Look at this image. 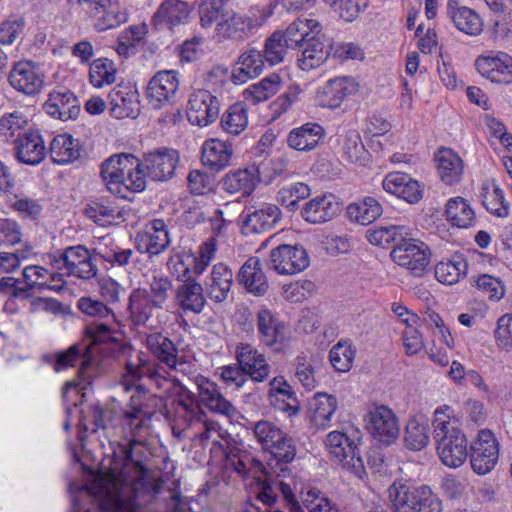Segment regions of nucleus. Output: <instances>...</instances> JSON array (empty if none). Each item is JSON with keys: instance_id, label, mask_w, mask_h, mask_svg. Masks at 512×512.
I'll use <instances>...</instances> for the list:
<instances>
[{"instance_id": "13", "label": "nucleus", "mask_w": 512, "mask_h": 512, "mask_svg": "<svg viewBox=\"0 0 512 512\" xmlns=\"http://www.w3.org/2000/svg\"><path fill=\"white\" fill-rule=\"evenodd\" d=\"M499 457V443L490 430H480L470 446V463L473 471L479 475L489 473Z\"/></svg>"}, {"instance_id": "26", "label": "nucleus", "mask_w": 512, "mask_h": 512, "mask_svg": "<svg viewBox=\"0 0 512 512\" xmlns=\"http://www.w3.org/2000/svg\"><path fill=\"white\" fill-rule=\"evenodd\" d=\"M16 159L24 164L35 166L40 164L46 155L44 140L39 129L31 127L14 143Z\"/></svg>"}, {"instance_id": "56", "label": "nucleus", "mask_w": 512, "mask_h": 512, "mask_svg": "<svg viewBox=\"0 0 512 512\" xmlns=\"http://www.w3.org/2000/svg\"><path fill=\"white\" fill-rule=\"evenodd\" d=\"M430 440L429 426L425 421L410 419L405 427L404 442L409 450L420 451Z\"/></svg>"}, {"instance_id": "24", "label": "nucleus", "mask_w": 512, "mask_h": 512, "mask_svg": "<svg viewBox=\"0 0 512 512\" xmlns=\"http://www.w3.org/2000/svg\"><path fill=\"white\" fill-rule=\"evenodd\" d=\"M236 359L247 377L254 382H264L270 374L271 366L263 353L248 343L236 347Z\"/></svg>"}, {"instance_id": "12", "label": "nucleus", "mask_w": 512, "mask_h": 512, "mask_svg": "<svg viewBox=\"0 0 512 512\" xmlns=\"http://www.w3.org/2000/svg\"><path fill=\"white\" fill-rule=\"evenodd\" d=\"M365 421L371 436L385 445L393 443L400 434L398 417L392 409L385 405L370 408L365 416Z\"/></svg>"}, {"instance_id": "52", "label": "nucleus", "mask_w": 512, "mask_h": 512, "mask_svg": "<svg viewBox=\"0 0 512 512\" xmlns=\"http://www.w3.org/2000/svg\"><path fill=\"white\" fill-rule=\"evenodd\" d=\"M411 235V228L405 225L379 226L367 231L368 241L375 246H387L391 243L397 245Z\"/></svg>"}, {"instance_id": "64", "label": "nucleus", "mask_w": 512, "mask_h": 512, "mask_svg": "<svg viewBox=\"0 0 512 512\" xmlns=\"http://www.w3.org/2000/svg\"><path fill=\"white\" fill-rule=\"evenodd\" d=\"M76 306L83 314L89 317L116 322L113 310L98 299L84 296L77 300Z\"/></svg>"}, {"instance_id": "32", "label": "nucleus", "mask_w": 512, "mask_h": 512, "mask_svg": "<svg viewBox=\"0 0 512 512\" xmlns=\"http://www.w3.org/2000/svg\"><path fill=\"white\" fill-rule=\"evenodd\" d=\"M297 62L302 70L309 71L321 66L330 56L331 45L326 43L325 36L315 34L310 40L305 41L299 49Z\"/></svg>"}, {"instance_id": "62", "label": "nucleus", "mask_w": 512, "mask_h": 512, "mask_svg": "<svg viewBox=\"0 0 512 512\" xmlns=\"http://www.w3.org/2000/svg\"><path fill=\"white\" fill-rule=\"evenodd\" d=\"M156 309L152 302L149 301L146 289H135L129 297V310L137 320V322L145 323Z\"/></svg>"}, {"instance_id": "41", "label": "nucleus", "mask_w": 512, "mask_h": 512, "mask_svg": "<svg viewBox=\"0 0 512 512\" xmlns=\"http://www.w3.org/2000/svg\"><path fill=\"white\" fill-rule=\"evenodd\" d=\"M175 299L179 308L185 313L200 314L206 305L203 287L194 279L183 282L177 287Z\"/></svg>"}, {"instance_id": "21", "label": "nucleus", "mask_w": 512, "mask_h": 512, "mask_svg": "<svg viewBox=\"0 0 512 512\" xmlns=\"http://www.w3.org/2000/svg\"><path fill=\"white\" fill-rule=\"evenodd\" d=\"M358 84L352 77L343 76L328 80L315 94L316 103L323 108L336 109L344 100L355 94Z\"/></svg>"}, {"instance_id": "58", "label": "nucleus", "mask_w": 512, "mask_h": 512, "mask_svg": "<svg viewBox=\"0 0 512 512\" xmlns=\"http://www.w3.org/2000/svg\"><path fill=\"white\" fill-rule=\"evenodd\" d=\"M117 69L113 61L107 58L94 60L89 69V80L95 88H102L116 81Z\"/></svg>"}, {"instance_id": "23", "label": "nucleus", "mask_w": 512, "mask_h": 512, "mask_svg": "<svg viewBox=\"0 0 512 512\" xmlns=\"http://www.w3.org/2000/svg\"><path fill=\"white\" fill-rule=\"evenodd\" d=\"M168 227L163 219H153L143 234L136 237V248L150 258L164 252L170 245Z\"/></svg>"}, {"instance_id": "50", "label": "nucleus", "mask_w": 512, "mask_h": 512, "mask_svg": "<svg viewBox=\"0 0 512 512\" xmlns=\"http://www.w3.org/2000/svg\"><path fill=\"white\" fill-rule=\"evenodd\" d=\"M455 2L449 0L448 10L455 27L468 35L475 36L481 33L483 23L479 15L468 7L454 9Z\"/></svg>"}, {"instance_id": "1", "label": "nucleus", "mask_w": 512, "mask_h": 512, "mask_svg": "<svg viewBox=\"0 0 512 512\" xmlns=\"http://www.w3.org/2000/svg\"><path fill=\"white\" fill-rule=\"evenodd\" d=\"M139 444L131 439L122 446V459L115 458L106 472L95 473L87 468L93 477L86 486L87 492L97 501L101 512H137L135 483L147 472L143 463L134 459V448Z\"/></svg>"}, {"instance_id": "36", "label": "nucleus", "mask_w": 512, "mask_h": 512, "mask_svg": "<svg viewBox=\"0 0 512 512\" xmlns=\"http://www.w3.org/2000/svg\"><path fill=\"white\" fill-rule=\"evenodd\" d=\"M262 173L263 171L255 167L230 171L222 178V188L229 194L249 196L255 190Z\"/></svg>"}, {"instance_id": "30", "label": "nucleus", "mask_w": 512, "mask_h": 512, "mask_svg": "<svg viewBox=\"0 0 512 512\" xmlns=\"http://www.w3.org/2000/svg\"><path fill=\"white\" fill-rule=\"evenodd\" d=\"M195 383L200 402L210 411L227 417H233L236 414V408L222 395L215 382L206 377L197 376Z\"/></svg>"}, {"instance_id": "54", "label": "nucleus", "mask_w": 512, "mask_h": 512, "mask_svg": "<svg viewBox=\"0 0 512 512\" xmlns=\"http://www.w3.org/2000/svg\"><path fill=\"white\" fill-rule=\"evenodd\" d=\"M347 214L351 220L368 225L381 216L382 206L375 198L365 197L361 202L349 204Z\"/></svg>"}, {"instance_id": "18", "label": "nucleus", "mask_w": 512, "mask_h": 512, "mask_svg": "<svg viewBox=\"0 0 512 512\" xmlns=\"http://www.w3.org/2000/svg\"><path fill=\"white\" fill-rule=\"evenodd\" d=\"M178 89L179 79L177 73L172 70L160 71L148 83V101L155 109L171 105L175 103Z\"/></svg>"}, {"instance_id": "57", "label": "nucleus", "mask_w": 512, "mask_h": 512, "mask_svg": "<svg viewBox=\"0 0 512 512\" xmlns=\"http://www.w3.org/2000/svg\"><path fill=\"white\" fill-rule=\"evenodd\" d=\"M310 194L309 185L303 182H295L280 188L276 199L289 211H295L299 208V202L308 198Z\"/></svg>"}, {"instance_id": "34", "label": "nucleus", "mask_w": 512, "mask_h": 512, "mask_svg": "<svg viewBox=\"0 0 512 512\" xmlns=\"http://www.w3.org/2000/svg\"><path fill=\"white\" fill-rule=\"evenodd\" d=\"M25 281L24 289H28V293H32L35 288L40 291L48 289L55 292H61L64 289L63 274L59 272L49 271L42 266H27L23 270Z\"/></svg>"}, {"instance_id": "16", "label": "nucleus", "mask_w": 512, "mask_h": 512, "mask_svg": "<svg viewBox=\"0 0 512 512\" xmlns=\"http://www.w3.org/2000/svg\"><path fill=\"white\" fill-rule=\"evenodd\" d=\"M220 111V100L210 91L198 89L193 91L188 100L187 118L193 125L207 126L214 122Z\"/></svg>"}, {"instance_id": "7", "label": "nucleus", "mask_w": 512, "mask_h": 512, "mask_svg": "<svg viewBox=\"0 0 512 512\" xmlns=\"http://www.w3.org/2000/svg\"><path fill=\"white\" fill-rule=\"evenodd\" d=\"M253 435L262 449L270 453L278 462L290 463L296 455L294 440L278 425L268 420L253 424Z\"/></svg>"}, {"instance_id": "27", "label": "nucleus", "mask_w": 512, "mask_h": 512, "mask_svg": "<svg viewBox=\"0 0 512 512\" xmlns=\"http://www.w3.org/2000/svg\"><path fill=\"white\" fill-rule=\"evenodd\" d=\"M145 346L154 357L152 359L161 368L164 365L168 370H176L179 365L178 348L176 344L162 333H150L145 337ZM163 369H165L163 367ZM165 371V375L167 371Z\"/></svg>"}, {"instance_id": "59", "label": "nucleus", "mask_w": 512, "mask_h": 512, "mask_svg": "<svg viewBox=\"0 0 512 512\" xmlns=\"http://www.w3.org/2000/svg\"><path fill=\"white\" fill-rule=\"evenodd\" d=\"M472 287L486 295L490 301L498 302L504 298L506 289L500 278L489 274L474 275L470 279Z\"/></svg>"}, {"instance_id": "25", "label": "nucleus", "mask_w": 512, "mask_h": 512, "mask_svg": "<svg viewBox=\"0 0 512 512\" xmlns=\"http://www.w3.org/2000/svg\"><path fill=\"white\" fill-rule=\"evenodd\" d=\"M192 8L182 0H164L152 16V24L155 27H165L171 31L181 25L188 24L191 18Z\"/></svg>"}, {"instance_id": "6", "label": "nucleus", "mask_w": 512, "mask_h": 512, "mask_svg": "<svg viewBox=\"0 0 512 512\" xmlns=\"http://www.w3.org/2000/svg\"><path fill=\"white\" fill-rule=\"evenodd\" d=\"M172 433L175 437L188 438L196 445L205 447L208 443L222 448L220 440L230 439V434L202 411H196L194 417L189 418L185 424H173Z\"/></svg>"}, {"instance_id": "11", "label": "nucleus", "mask_w": 512, "mask_h": 512, "mask_svg": "<svg viewBox=\"0 0 512 512\" xmlns=\"http://www.w3.org/2000/svg\"><path fill=\"white\" fill-rule=\"evenodd\" d=\"M259 342L273 352H282L288 341V326L266 307L258 309L255 315Z\"/></svg>"}, {"instance_id": "33", "label": "nucleus", "mask_w": 512, "mask_h": 512, "mask_svg": "<svg viewBox=\"0 0 512 512\" xmlns=\"http://www.w3.org/2000/svg\"><path fill=\"white\" fill-rule=\"evenodd\" d=\"M237 280L254 296H264L269 289L267 277L258 257H250L244 262L237 274Z\"/></svg>"}, {"instance_id": "42", "label": "nucleus", "mask_w": 512, "mask_h": 512, "mask_svg": "<svg viewBox=\"0 0 512 512\" xmlns=\"http://www.w3.org/2000/svg\"><path fill=\"white\" fill-rule=\"evenodd\" d=\"M232 147L219 139H209L202 146L201 160L204 166L219 172L230 164Z\"/></svg>"}, {"instance_id": "39", "label": "nucleus", "mask_w": 512, "mask_h": 512, "mask_svg": "<svg viewBox=\"0 0 512 512\" xmlns=\"http://www.w3.org/2000/svg\"><path fill=\"white\" fill-rule=\"evenodd\" d=\"M232 282L233 273L227 265L223 263L214 265L209 277L205 281L208 297L216 303L225 301L230 292Z\"/></svg>"}, {"instance_id": "45", "label": "nucleus", "mask_w": 512, "mask_h": 512, "mask_svg": "<svg viewBox=\"0 0 512 512\" xmlns=\"http://www.w3.org/2000/svg\"><path fill=\"white\" fill-rule=\"evenodd\" d=\"M225 457L226 468L242 477L247 476L252 469L260 470L263 467L262 463L256 460L248 450L242 446L231 444L228 440Z\"/></svg>"}, {"instance_id": "20", "label": "nucleus", "mask_w": 512, "mask_h": 512, "mask_svg": "<svg viewBox=\"0 0 512 512\" xmlns=\"http://www.w3.org/2000/svg\"><path fill=\"white\" fill-rule=\"evenodd\" d=\"M170 386L174 388L176 397L172 400L171 410L166 411V417L171 421V425H183L186 421L196 415V411L202 409L196 403V397L186 386L177 379H169V384L164 391H168Z\"/></svg>"}, {"instance_id": "8", "label": "nucleus", "mask_w": 512, "mask_h": 512, "mask_svg": "<svg viewBox=\"0 0 512 512\" xmlns=\"http://www.w3.org/2000/svg\"><path fill=\"white\" fill-rule=\"evenodd\" d=\"M179 162L177 150L161 147L145 153L139 159V170L145 181L148 178L154 182H167L175 176Z\"/></svg>"}, {"instance_id": "46", "label": "nucleus", "mask_w": 512, "mask_h": 512, "mask_svg": "<svg viewBox=\"0 0 512 512\" xmlns=\"http://www.w3.org/2000/svg\"><path fill=\"white\" fill-rule=\"evenodd\" d=\"M89 348L90 345L87 344L72 345L66 350L65 354L66 367L78 366L75 373L78 374L83 382V385L80 388L81 390H84L86 386L90 384L93 372V359Z\"/></svg>"}, {"instance_id": "60", "label": "nucleus", "mask_w": 512, "mask_h": 512, "mask_svg": "<svg viewBox=\"0 0 512 512\" xmlns=\"http://www.w3.org/2000/svg\"><path fill=\"white\" fill-rule=\"evenodd\" d=\"M288 48L290 47L285 41L283 32L275 31L265 40L261 52L267 64L271 67L284 61Z\"/></svg>"}, {"instance_id": "48", "label": "nucleus", "mask_w": 512, "mask_h": 512, "mask_svg": "<svg viewBox=\"0 0 512 512\" xmlns=\"http://www.w3.org/2000/svg\"><path fill=\"white\" fill-rule=\"evenodd\" d=\"M437 161V169L442 181L446 184L453 185L461 180L464 164L460 156L452 149H440Z\"/></svg>"}, {"instance_id": "10", "label": "nucleus", "mask_w": 512, "mask_h": 512, "mask_svg": "<svg viewBox=\"0 0 512 512\" xmlns=\"http://www.w3.org/2000/svg\"><path fill=\"white\" fill-rule=\"evenodd\" d=\"M392 260L416 277L425 274L430 262V249L420 240L406 238L391 251Z\"/></svg>"}, {"instance_id": "43", "label": "nucleus", "mask_w": 512, "mask_h": 512, "mask_svg": "<svg viewBox=\"0 0 512 512\" xmlns=\"http://www.w3.org/2000/svg\"><path fill=\"white\" fill-rule=\"evenodd\" d=\"M322 30L321 24L313 18H297L288 25L283 35L292 49H299L305 41L315 37Z\"/></svg>"}, {"instance_id": "44", "label": "nucleus", "mask_w": 512, "mask_h": 512, "mask_svg": "<svg viewBox=\"0 0 512 512\" xmlns=\"http://www.w3.org/2000/svg\"><path fill=\"white\" fill-rule=\"evenodd\" d=\"M91 17L97 31L117 28L128 20L126 10L121 7L117 0H109V2L102 4L100 9L91 13Z\"/></svg>"}, {"instance_id": "17", "label": "nucleus", "mask_w": 512, "mask_h": 512, "mask_svg": "<svg viewBox=\"0 0 512 512\" xmlns=\"http://www.w3.org/2000/svg\"><path fill=\"white\" fill-rule=\"evenodd\" d=\"M44 80L40 66L30 60L16 62L8 75L10 85L28 96L38 94L43 88Z\"/></svg>"}, {"instance_id": "37", "label": "nucleus", "mask_w": 512, "mask_h": 512, "mask_svg": "<svg viewBox=\"0 0 512 512\" xmlns=\"http://www.w3.org/2000/svg\"><path fill=\"white\" fill-rule=\"evenodd\" d=\"M66 275L81 279H90L96 275V268L84 245L66 246Z\"/></svg>"}, {"instance_id": "2", "label": "nucleus", "mask_w": 512, "mask_h": 512, "mask_svg": "<svg viewBox=\"0 0 512 512\" xmlns=\"http://www.w3.org/2000/svg\"><path fill=\"white\" fill-rule=\"evenodd\" d=\"M164 373L163 368L147 358L143 353H139L136 356V360L130 359L125 363V373L122 376L120 387L124 392L132 391L129 409L149 412L151 395L149 390L139 382L146 378L157 389H166V386L169 384V378Z\"/></svg>"}, {"instance_id": "22", "label": "nucleus", "mask_w": 512, "mask_h": 512, "mask_svg": "<svg viewBox=\"0 0 512 512\" xmlns=\"http://www.w3.org/2000/svg\"><path fill=\"white\" fill-rule=\"evenodd\" d=\"M340 211L341 205L333 194H322L305 202L300 214L310 224H324L333 220Z\"/></svg>"}, {"instance_id": "61", "label": "nucleus", "mask_w": 512, "mask_h": 512, "mask_svg": "<svg viewBox=\"0 0 512 512\" xmlns=\"http://www.w3.org/2000/svg\"><path fill=\"white\" fill-rule=\"evenodd\" d=\"M467 263L463 259L441 261L435 267V277L443 284L453 285L465 275Z\"/></svg>"}, {"instance_id": "31", "label": "nucleus", "mask_w": 512, "mask_h": 512, "mask_svg": "<svg viewBox=\"0 0 512 512\" xmlns=\"http://www.w3.org/2000/svg\"><path fill=\"white\" fill-rule=\"evenodd\" d=\"M253 28L250 17L238 13H225L214 29L218 41H243L249 37Z\"/></svg>"}, {"instance_id": "28", "label": "nucleus", "mask_w": 512, "mask_h": 512, "mask_svg": "<svg viewBox=\"0 0 512 512\" xmlns=\"http://www.w3.org/2000/svg\"><path fill=\"white\" fill-rule=\"evenodd\" d=\"M382 186L387 193L411 204L419 202L423 197V186L406 173H388L382 182Z\"/></svg>"}, {"instance_id": "29", "label": "nucleus", "mask_w": 512, "mask_h": 512, "mask_svg": "<svg viewBox=\"0 0 512 512\" xmlns=\"http://www.w3.org/2000/svg\"><path fill=\"white\" fill-rule=\"evenodd\" d=\"M110 114L116 119L135 118L139 113L138 92L125 84H118L108 95Z\"/></svg>"}, {"instance_id": "47", "label": "nucleus", "mask_w": 512, "mask_h": 512, "mask_svg": "<svg viewBox=\"0 0 512 512\" xmlns=\"http://www.w3.org/2000/svg\"><path fill=\"white\" fill-rule=\"evenodd\" d=\"M445 215L452 226L458 228L467 229L476 223V214L470 203L459 196L447 201Z\"/></svg>"}, {"instance_id": "35", "label": "nucleus", "mask_w": 512, "mask_h": 512, "mask_svg": "<svg viewBox=\"0 0 512 512\" xmlns=\"http://www.w3.org/2000/svg\"><path fill=\"white\" fill-rule=\"evenodd\" d=\"M267 64L261 50L248 47L242 52L233 68L232 79L236 84L246 83L249 79L259 76Z\"/></svg>"}, {"instance_id": "53", "label": "nucleus", "mask_w": 512, "mask_h": 512, "mask_svg": "<svg viewBox=\"0 0 512 512\" xmlns=\"http://www.w3.org/2000/svg\"><path fill=\"white\" fill-rule=\"evenodd\" d=\"M342 157L350 163L363 164L369 156L360 133L355 129L348 130L340 137Z\"/></svg>"}, {"instance_id": "40", "label": "nucleus", "mask_w": 512, "mask_h": 512, "mask_svg": "<svg viewBox=\"0 0 512 512\" xmlns=\"http://www.w3.org/2000/svg\"><path fill=\"white\" fill-rule=\"evenodd\" d=\"M325 136V129L318 123H306L290 131L287 143L290 148L308 152L315 149Z\"/></svg>"}, {"instance_id": "4", "label": "nucleus", "mask_w": 512, "mask_h": 512, "mask_svg": "<svg viewBox=\"0 0 512 512\" xmlns=\"http://www.w3.org/2000/svg\"><path fill=\"white\" fill-rule=\"evenodd\" d=\"M100 175L107 189L114 195L128 199L130 193L146 188L144 175L139 170V158L133 154H114L101 164Z\"/></svg>"}, {"instance_id": "19", "label": "nucleus", "mask_w": 512, "mask_h": 512, "mask_svg": "<svg viewBox=\"0 0 512 512\" xmlns=\"http://www.w3.org/2000/svg\"><path fill=\"white\" fill-rule=\"evenodd\" d=\"M281 210L275 204L262 203L246 208L241 214L245 234H257L271 230L281 220Z\"/></svg>"}, {"instance_id": "51", "label": "nucleus", "mask_w": 512, "mask_h": 512, "mask_svg": "<svg viewBox=\"0 0 512 512\" xmlns=\"http://www.w3.org/2000/svg\"><path fill=\"white\" fill-rule=\"evenodd\" d=\"M31 127L28 118L22 112L4 113L0 117V138L14 144Z\"/></svg>"}, {"instance_id": "38", "label": "nucleus", "mask_w": 512, "mask_h": 512, "mask_svg": "<svg viewBox=\"0 0 512 512\" xmlns=\"http://www.w3.org/2000/svg\"><path fill=\"white\" fill-rule=\"evenodd\" d=\"M338 407L337 398L334 395L319 392L316 393L308 404V413L313 424L320 429L331 426V420Z\"/></svg>"}, {"instance_id": "55", "label": "nucleus", "mask_w": 512, "mask_h": 512, "mask_svg": "<svg viewBox=\"0 0 512 512\" xmlns=\"http://www.w3.org/2000/svg\"><path fill=\"white\" fill-rule=\"evenodd\" d=\"M281 86V78L278 74L272 73L257 83L251 84L244 91L246 100L253 103H260L274 96Z\"/></svg>"}, {"instance_id": "9", "label": "nucleus", "mask_w": 512, "mask_h": 512, "mask_svg": "<svg viewBox=\"0 0 512 512\" xmlns=\"http://www.w3.org/2000/svg\"><path fill=\"white\" fill-rule=\"evenodd\" d=\"M325 446L331 457L339 461L344 469L359 479L365 476L364 462L359 455L358 448L345 433L330 432L326 437Z\"/></svg>"}, {"instance_id": "15", "label": "nucleus", "mask_w": 512, "mask_h": 512, "mask_svg": "<svg viewBox=\"0 0 512 512\" xmlns=\"http://www.w3.org/2000/svg\"><path fill=\"white\" fill-rule=\"evenodd\" d=\"M478 73L493 83H512V57L505 52L489 51L475 60Z\"/></svg>"}, {"instance_id": "63", "label": "nucleus", "mask_w": 512, "mask_h": 512, "mask_svg": "<svg viewBox=\"0 0 512 512\" xmlns=\"http://www.w3.org/2000/svg\"><path fill=\"white\" fill-rule=\"evenodd\" d=\"M354 358L355 350L348 341H339L329 352L331 365L338 372H348L352 367Z\"/></svg>"}, {"instance_id": "49", "label": "nucleus", "mask_w": 512, "mask_h": 512, "mask_svg": "<svg viewBox=\"0 0 512 512\" xmlns=\"http://www.w3.org/2000/svg\"><path fill=\"white\" fill-rule=\"evenodd\" d=\"M248 106L244 102H236L222 114L220 126L226 134L240 135L248 126Z\"/></svg>"}, {"instance_id": "14", "label": "nucleus", "mask_w": 512, "mask_h": 512, "mask_svg": "<svg viewBox=\"0 0 512 512\" xmlns=\"http://www.w3.org/2000/svg\"><path fill=\"white\" fill-rule=\"evenodd\" d=\"M268 266L280 275H293L309 266V256L301 246L282 244L271 250Z\"/></svg>"}, {"instance_id": "3", "label": "nucleus", "mask_w": 512, "mask_h": 512, "mask_svg": "<svg viewBox=\"0 0 512 512\" xmlns=\"http://www.w3.org/2000/svg\"><path fill=\"white\" fill-rule=\"evenodd\" d=\"M453 410L444 405L434 412V439L442 463L450 468L460 467L466 460L467 439L453 420Z\"/></svg>"}, {"instance_id": "5", "label": "nucleus", "mask_w": 512, "mask_h": 512, "mask_svg": "<svg viewBox=\"0 0 512 512\" xmlns=\"http://www.w3.org/2000/svg\"><path fill=\"white\" fill-rule=\"evenodd\" d=\"M393 512H441V502L427 485L395 480L388 489Z\"/></svg>"}]
</instances>
